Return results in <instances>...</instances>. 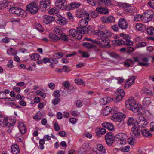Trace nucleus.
I'll list each match as a JSON object with an SVG mask.
<instances>
[{"label":"nucleus","mask_w":154,"mask_h":154,"mask_svg":"<svg viewBox=\"0 0 154 154\" xmlns=\"http://www.w3.org/2000/svg\"><path fill=\"white\" fill-rule=\"evenodd\" d=\"M96 31L97 32L95 33L99 36L100 38H98L95 40H93L91 38H86L85 39L91 41L93 43L101 44L103 47L108 46L109 43V40L108 38L110 37L112 35L111 32L106 29H104L103 31L98 30Z\"/></svg>","instance_id":"f257e3e1"},{"label":"nucleus","mask_w":154,"mask_h":154,"mask_svg":"<svg viewBox=\"0 0 154 154\" xmlns=\"http://www.w3.org/2000/svg\"><path fill=\"white\" fill-rule=\"evenodd\" d=\"M88 30V29L85 27L83 28L78 27L76 30L73 29H70L69 32V36H72L76 39L80 40L82 38V34H87Z\"/></svg>","instance_id":"f03ea898"},{"label":"nucleus","mask_w":154,"mask_h":154,"mask_svg":"<svg viewBox=\"0 0 154 154\" xmlns=\"http://www.w3.org/2000/svg\"><path fill=\"white\" fill-rule=\"evenodd\" d=\"M126 107L129 110H132L134 112H138V105L136 103V101L133 98H129L125 102Z\"/></svg>","instance_id":"7ed1b4c3"},{"label":"nucleus","mask_w":154,"mask_h":154,"mask_svg":"<svg viewBox=\"0 0 154 154\" xmlns=\"http://www.w3.org/2000/svg\"><path fill=\"white\" fill-rule=\"evenodd\" d=\"M119 110H116L115 109H112L111 112L114 114L111 116V119L115 122L119 121L122 119L125 118L126 117V115L123 113L119 112Z\"/></svg>","instance_id":"20e7f679"},{"label":"nucleus","mask_w":154,"mask_h":154,"mask_svg":"<svg viewBox=\"0 0 154 154\" xmlns=\"http://www.w3.org/2000/svg\"><path fill=\"white\" fill-rule=\"evenodd\" d=\"M10 12L16 14L20 17H24L26 15L25 11L20 8L12 7L9 10Z\"/></svg>","instance_id":"39448f33"},{"label":"nucleus","mask_w":154,"mask_h":154,"mask_svg":"<svg viewBox=\"0 0 154 154\" xmlns=\"http://www.w3.org/2000/svg\"><path fill=\"white\" fill-rule=\"evenodd\" d=\"M154 14V12L152 10H147L143 15L142 21L145 23L150 21L152 19Z\"/></svg>","instance_id":"423d86ee"},{"label":"nucleus","mask_w":154,"mask_h":154,"mask_svg":"<svg viewBox=\"0 0 154 154\" xmlns=\"http://www.w3.org/2000/svg\"><path fill=\"white\" fill-rule=\"evenodd\" d=\"M11 122H12L11 120L7 118H5L2 116L0 115V127L2 126L8 127L14 126L15 123L13 122L11 123Z\"/></svg>","instance_id":"0eeeda50"},{"label":"nucleus","mask_w":154,"mask_h":154,"mask_svg":"<svg viewBox=\"0 0 154 154\" xmlns=\"http://www.w3.org/2000/svg\"><path fill=\"white\" fill-rule=\"evenodd\" d=\"M126 135L122 133H119L115 136L116 140L118 141V143L121 145H123L126 144Z\"/></svg>","instance_id":"6e6552de"},{"label":"nucleus","mask_w":154,"mask_h":154,"mask_svg":"<svg viewBox=\"0 0 154 154\" xmlns=\"http://www.w3.org/2000/svg\"><path fill=\"white\" fill-rule=\"evenodd\" d=\"M26 10L30 14H35L37 13L38 10V7L36 3L32 2L30 3L27 5Z\"/></svg>","instance_id":"1a4fd4ad"},{"label":"nucleus","mask_w":154,"mask_h":154,"mask_svg":"<svg viewBox=\"0 0 154 154\" xmlns=\"http://www.w3.org/2000/svg\"><path fill=\"white\" fill-rule=\"evenodd\" d=\"M50 2L49 0H41L39 5V10L45 12L50 8Z\"/></svg>","instance_id":"9d476101"},{"label":"nucleus","mask_w":154,"mask_h":154,"mask_svg":"<svg viewBox=\"0 0 154 154\" xmlns=\"http://www.w3.org/2000/svg\"><path fill=\"white\" fill-rule=\"evenodd\" d=\"M56 6L62 10H67V3L66 0H57Z\"/></svg>","instance_id":"9b49d317"},{"label":"nucleus","mask_w":154,"mask_h":154,"mask_svg":"<svg viewBox=\"0 0 154 154\" xmlns=\"http://www.w3.org/2000/svg\"><path fill=\"white\" fill-rule=\"evenodd\" d=\"M148 124L147 120L144 117L140 116L137 121V125L141 128H145Z\"/></svg>","instance_id":"f8f14e48"},{"label":"nucleus","mask_w":154,"mask_h":154,"mask_svg":"<svg viewBox=\"0 0 154 154\" xmlns=\"http://www.w3.org/2000/svg\"><path fill=\"white\" fill-rule=\"evenodd\" d=\"M114 137L113 134L111 132L107 133L105 135V139L107 145L111 146L113 142Z\"/></svg>","instance_id":"ddd939ff"},{"label":"nucleus","mask_w":154,"mask_h":154,"mask_svg":"<svg viewBox=\"0 0 154 154\" xmlns=\"http://www.w3.org/2000/svg\"><path fill=\"white\" fill-rule=\"evenodd\" d=\"M118 26L120 28L125 30L128 28V23L125 19H120L118 22Z\"/></svg>","instance_id":"4468645a"},{"label":"nucleus","mask_w":154,"mask_h":154,"mask_svg":"<svg viewBox=\"0 0 154 154\" xmlns=\"http://www.w3.org/2000/svg\"><path fill=\"white\" fill-rule=\"evenodd\" d=\"M140 128L137 125H134L133 127H132L131 131L135 136L138 137L140 135L141 130Z\"/></svg>","instance_id":"2eb2a0df"},{"label":"nucleus","mask_w":154,"mask_h":154,"mask_svg":"<svg viewBox=\"0 0 154 154\" xmlns=\"http://www.w3.org/2000/svg\"><path fill=\"white\" fill-rule=\"evenodd\" d=\"M130 38L131 37L128 35H127V36L123 37V39L122 40V42L124 43V45L128 46H131L133 45L132 42L130 40Z\"/></svg>","instance_id":"dca6fc26"},{"label":"nucleus","mask_w":154,"mask_h":154,"mask_svg":"<svg viewBox=\"0 0 154 154\" xmlns=\"http://www.w3.org/2000/svg\"><path fill=\"white\" fill-rule=\"evenodd\" d=\"M54 18L52 16L44 15L43 17V22L47 24L54 21Z\"/></svg>","instance_id":"f3484780"},{"label":"nucleus","mask_w":154,"mask_h":154,"mask_svg":"<svg viewBox=\"0 0 154 154\" xmlns=\"http://www.w3.org/2000/svg\"><path fill=\"white\" fill-rule=\"evenodd\" d=\"M136 76H133L130 78L126 82L125 85V87L128 88L133 83L135 79L136 78Z\"/></svg>","instance_id":"a211bd4d"},{"label":"nucleus","mask_w":154,"mask_h":154,"mask_svg":"<svg viewBox=\"0 0 154 154\" xmlns=\"http://www.w3.org/2000/svg\"><path fill=\"white\" fill-rule=\"evenodd\" d=\"M102 125L103 127L106 128L111 131H112L114 129V128L112 124L109 122L103 123L102 124Z\"/></svg>","instance_id":"6ab92c4d"},{"label":"nucleus","mask_w":154,"mask_h":154,"mask_svg":"<svg viewBox=\"0 0 154 154\" xmlns=\"http://www.w3.org/2000/svg\"><path fill=\"white\" fill-rule=\"evenodd\" d=\"M18 126L21 134H25L26 131V128L23 122H20L19 123Z\"/></svg>","instance_id":"aec40b11"},{"label":"nucleus","mask_w":154,"mask_h":154,"mask_svg":"<svg viewBox=\"0 0 154 154\" xmlns=\"http://www.w3.org/2000/svg\"><path fill=\"white\" fill-rule=\"evenodd\" d=\"M11 151L13 154H18L20 152L19 146L17 144L13 145L11 147Z\"/></svg>","instance_id":"412c9836"},{"label":"nucleus","mask_w":154,"mask_h":154,"mask_svg":"<svg viewBox=\"0 0 154 154\" xmlns=\"http://www.w3.org/2000/svg\"><path fill=\"white\" fill-rule=\"evenodd\" d=\"M87 12L83 9L80 10L78 11L76 13V17L78 18H81L83 17H85Z\"/></svg>","instance_id":"4be33fe9"},{"label":"nucleus","mask_w":154,"mask_h":154,"mask_svg":"<svg viewBox=\"0 0 154 154\" xmlns=\"http://www.w3.org/2000/svg\"><path fill=\"white\" fill-rule=\"evenodd\" d=\"M127 124L128 126H132L133 127L134 125H137V123L135 122L134 119L132 117L128 118L127 122Z\"/></svg>","instance_id":"5701e85b"},{"label":"nucleus","mask_w":154,"mask_h":154,"mask_svg":"<svg viewBox=\"0 0 154 154\" xmlns=\"http://www.w3.org/2000/svg\"><path fill=\"white\" fill-rule=\"evenodd\" d=\"M80 25L78 27H80L81 28H84V27H85L87 28L88 30V32L89 31V29L88 27H86V26L88 24V21L85 20V18H84V19H82L80 20Z\"/></svg>","instance_id":"b1692460"},{"label":"nucleus","mask_w":154,"mask_h":154,"mask_svg":"<svg viewBox=\"0 0 154 154\" xmlns=\"http://www.w3.org/2000/svg\"><path fill=\"white\" fill-rule=\"evenodd\" d=\"M8 0H0V9H3L8 7Z\"/></svg>","instance_id":"393cba45"},{"label":"nucleus","mask_w":154,"mask_h":154,"mask_svg":"<svg viewBox=\"0 0 154 154\" xmlns=\"http://www.w3.org/2000/svg\"><path fill=\"white\" fill-rule=\"evenodd\" d=\"M54 31L57 34L60 36L63 33L64 30L63 28L59 26H57L55 28Z\"/></svg>","instance_id":"a878e982"},{"label":"nucleus","mask_w":154,"mask_h":154,"mask_svg":"<svg viewBox=\"0 0 154 154\" xmlns=\"http://www.w3.org/2000/svg\"><path fill=\"white\" fill-rule=\"evenodd\" d=\"M120 7L122 8L124 11L126 13H128L130 6L127 3H122L121 4Z\"/></svg>","instance_id":"bb28decb"},{"label":"nucleus","mask_w":154,"mask_h":154,"mask_svg":"<svg viewBox=\"0 0 154 154\" xmlns=\"http://www.w3.org/2000/svg\"><path fill=\"white\" fill-rule=\"evenodd\" d=\"M151 103V99L149 97H145L142 101V104L144 106H148Z\"/></svg>","instance_id":"cd10ccee"},{"label":"nucleus","mask_w":154,"mask_h":154,"mask_svg":"<svg viewBox=\"0 0 154 154\" xmlns=\"http://www.w3.org/2000/svg\"><path fill=\"white\" fill-rule=\"evenodd\" d=\"M49 36L52 41L55 42L59 40V37L53 33H50Z\"/></svg>","instance_id":"c85d7f7f"},{"label":"nucleus","mask_w":154,"mask_h":154,"mask_svg":"<svg viewBox=\"0 0 154 154\" xmlns=\"http://www.w3.org/2000/svg\"><path fill=\"white\" fill-rule=\"evenodd\" d=\"M111 111L112 109L111 107L109 106H106L103 109L102 113L103 115L107 116L110 112H111Z\"/></svg>","instance_id":"c756f323"},{"label":"nucleus","mask_w":154,"mask_h":154,"mask_svg":"<svg viewBox=\"0 0 154 154\" xmlns=\"http://www.w3.org/2000/svg\"><path fill=\"white\" fill-rule=\"evenodd\" d=\"M141 131L142 134L144 137H151L152 134L149 131L145 129H142Z\"/></svg>","instance_id":"7c9ffc66"},{"label":"nucleus","mask_w":154,"mask_h":154,"mask_svg":"<svg viewBox=\"0 0 154 154\" xmlns=\"http://www.w3.org/2000/svg\"><path fill=\"white\" fill-rule=\"evenodd\" d=\"M83 46L88 49H93L96 47V46L94 45L87 42L83 43Z\"/></svg>","instance_id":"2f4dec72"},{"label":"nucleus","mask_w":154,"mask_h":154,"mask_svg":"<svg viewBox=\"0 0 154 154\" xmlns=\"http://www.w3.org/2000/svg\"><path fill=\"white\" fill-rule=\"evenodd\" d=\"M106 132V129L105 128H101L98 129V131H97L96 132V134L98 136H100L104 134Z\"/></svg>","instance_id":"473e14b6"},{"label":"nucleus","mask_w":154,"mask_h":154,"mask_svg":"<svg viewBox=\"0 0 154 154\" xmlns=\"http://www.w3.org/2000/svg\"><path fill=\"white\" fill-rule=\"evenodd\" d=\"M81 4L80 3H76L75 2L72 3L68 5V6H69L70 7V9H73L77 8L80 6Z\"/></svg>","instance_id":"72a5a7b5"},{"label":"nucleus","mask_w":154,"mask_h":154,"mask_svg":"<svg viewBox=\"0 0 154 154\" xmlns=\"http://www.w3.org/2000/svg\"><path fill=\"white\" fill-rule=\"evenodd\" d=\"M68 88H65L63 87L61 88L60 91L61 92L62 95L64 96H66L69 94Z\"/></svg>","instance_id":"f704fd0d"},{"label":"nucleus","mask_w":154,"mask_h":154,"mask_svg":"<svg viewBox=\"0 0 154 154\" xmlns=\"http://www.w3.org/2000/svg\"><path fill=\"white\" fill-rule=\"evenodd\" d=\"M7 52V53L9 55H14L16 54L17 53V51L13 48L8 49Z\"/></svg>","instance_id":"c9c22d12"},{"label":"nucleus","mask_w":154,"mask_h":154,"mask_svg":"<svg viewBox=\"0 0 154 154\" xmlns=\"http://www.w3.org/2000/svg\"><path fill=\"white\" fill-rule=\"evenodd\" d=\"M98 150L101 152L102 153H105L106 152V151L104 146L101 144H99L97 147Z\"/></svg>","instance_id":"e433bc0d"},{"label":"nucleus","mask_w":154,"mask_h":154,"mask_svg":"<svg viewBox=\"0 0 154 154\" xmlns=\"http://www.w3.org/2000/svg\"><path fill=\"white\" fill-rule=\"evenodd\" d=\"M58 12V10L55 8H51L48 11L49 14L51 15H54L55 14H56Z\"/></svg>","instance_id":"4c0bfd02"},{"label":"nucleus","mask_w":154,"mask_h":154,"mask_svg":"<svg viewBox=\"0 0 154 154\" xmlns=\"http://www.w3.org/2000/svg\"><path fill=\"white\" fill-rule=\"evenodd\" d=\"M121 119L119 121H118L119 122L118 124V127L120 129H123L125 128V124L124 123L123 121H122ZM116 121V122H117Z\"/></svg>","instance_id":"58836bf2"},{"label":"nucleus","mask_w":154,"mask_h":154,"mask_svg":"<svg viewBox=\"0 0 154 154\" xmlns=\"http://www.w3.org/2000/svg\"><path fill=\"white\" fill-rule=\"evenodd\" d=\"M60 36L59 40L61 39L64 41H66L68 40L67 35L65 33H63Z\"/></svg>","instance_id":"ea45409f"},{"label":"nucleus","mask_w":154,"mask_h":154,"mask_svg":"<svg viewBox=\"0 0 154 154\" xmlns=\"http://www.w3.org/2000/svg\"><path fill=\"white\" fill-rule=\"evenodd\" d=\"M40 55L36 53H33L31 56L32 60H38L39 57Z\"/></svg>","instance_id":"a19ab883"},{"label":"nucleus","mask_w":154,"mask_h":154,"mask_svg":"<svg viewBox=\"0 0 154 154\" xmlns=\"http://www.w3.org/2000/svg\"><path fill=\"white\" fill-rule=\"evenodd\" d=\"M144 27V25L141 23H137L136 25V29L138 31H142L143 30Z\"/></svg>","instance_id":"79ce46f5"},{"label":"nucleus","mask_w":154,"mask_h":154,"mask_svg":"<svg viewBox=\"0 0 154 154\" xmlns=\"http://www.w3.org/2000/svg\"><path fill=\"white\" fill-rule=\"evenodd\" d=\"M99 3L100 5L103 3H104L107 5H111V2L110 0H100Z\"/></svg>","instance_id":"37998d69"},{"label":"nucleus","mask_w":154,"mask_h":154,"mask_svg":"<svg viewBox=\"0 0 154 154\" xmlns=\"http://www.w3.org/2000/svg\"><path fill=\"white\" fill-rule=\"evenodd\" d=\"M67 22L66 20L64 18L62 17L57 23L60 25H65Z\"/></svg>","instance_id":"c03bdc74"},{"label":"nucleus","mask_w":154,"mask_h":154,"mask_svg":"<svg viewBox=\"0 0 154 154\" xmlns=\"http://www.w3.org/2000/svg\"><path fill=\"white\" fill-rule=\"evenodd\" d=\"M147 32L150 35H154V28L153 27L148 28Z\"/></svg>","instance_id":"a18cd8bd"},{"label":"nucleus","mask_w":154,"mask_h":154,"mask_svg":"<svg viewBox=\"0 0 154 154\" xmlns=\"http://www.w3.org/2000/svg\"><path fill=\"white\" fill-rule=\"evenodd\" d=\"M63 55V53L61 52H60L56 53L54 55V57L57 59H59L62 57Z\"/></svg>","instance_id":"49530a36"},{"label":"nucleus","mask_w":154,"mask_h":154,"mask_svg":"<svg viewBox=\"0 0 154 154\" xmlns=\"http://www.w3.org/2000/svg\"><path fill=\"white\" fill-rule=\"evenodd\" d=\"M98 0V1H96V0H88V3L92 6H95L97 3L99 4V1H100V0Z\"/></svg>","instance_id":"de8ad7c7"},{"label":"nucleus","mask_w":154,"mask_h":154,"mask_svg":"<svg viewBox=\"0 0 154 154\" xmlns=\"http://www.w3.org/2000/svg\"><path fill=\"white\" fill-rule=\"evenodd\" d=\"M143 15L140 14H137L135 16L134 20L135 21H138L141 20H142Z\"/></svg>","instance_id":"09e8293b"},{"label":"nucleus","mask_w":154,"mask_h":154,"mask_svg":"<svg viewBox=\"0 0 154 154\" xmlns=\"http://www.w3.org/2000/svg\"><path fill=\"white\" fill-rule=\"evenodd\" d=\"M122 95H120V96L119 95H117L114 101L115 102L116 101V102H117L122 99L123 97V94L122 93Z\"/></svg>","instance_id":"8fccbe9b"},{"label":"nucleus","mask_w":154,"mask_h":154,"mask_svg":"<svg viewBox=\"0 0 154 154\" xmlns=\"http://www.w3.org/2000/svg\"><path fill=\"white\" fill-rule=\"evenodd\" d=\"M45 143V140L44 139H41L39 141V148L41 149H44V146L43 144Z\"/></svg>","instance_id":"3c124183"},{"label":"nucleus","mask_w":154,"mask_h":154,"mask_svg":"<svg viewBox=\"0 0 154 154\" xmlns=\"http://www.w3.org/2000/svg\"><path fill=\"white\" fill-rule=\"evenodd\" d=\"M100 103L102 105H105L106 104L108 103L107 99L105 97L100 99Z\"/></svg>","instance_id":"603ef678"},{"label":"nucleus","mask_w":154,"mask_h":154,"mask_svg":"<svg viewBox=\"0 0 154 154\" xmlns=\"http://www.w3.org/2000/svg\"><path fill=\"white\" fill-rule=\"evenodd\" d=\"M137 11L136 9L133 6L130 5L128 13H135Z\"/></svg>","instance_id":"864d4df0"},{"label":"nucleus","mask_w":154,"mask_h":154,"mask_svg":"<svg viewBox=\"0 0 154 154\" xmlns=\"http://www.w3.org/2000/svg\"><path fill=\"white\" fill-rule=\"evenodd\" d=\"M36 29L39 31L42 32L43 31V29L41 24L39 23H37L35 25Z\"/></svg>","instance_id":"5fc2aeb1"},{"label":"nucleus","mask_w":154,"mask_h":154,"mask_svg":"<svg viewBox=\"0 0 154 154\" xmlns=\"http://www.w3.org/2000/svg\"><path fill=\"white\" fill-rule=\"evenodd\" d=\"M146 43L145 42H142L137 43L136 45V47L137 48H141L144 47L146 45Z\"/></svg>","instance_id":"6e6d98bb"},{"label":"nucleus","mask_w":154,"mask_h":154,"mask_svg":"<svg viewBox=\"0 0 154 154\" xmlns=\"http://www.w3.org/2000/svg\"><path fill=\"white\" fill-rule=\"evenodd\" d=\"M60 101V100L59 98H56L53 99L52 100V103L54 105H56L58 104Z\"/></svg>","instance_id":"4d7b16f0"},{"label":"nucleus","mask_w":154,"mask_h":154,"mask_svg":"<svg viewBox=\"0 0 154 154\" xmlns=\"http://www.w3.org/2000/svg\"><path fill=\"white\" fill-rule=\"evenodd\" d=\"M148 5L151 8L154 9V0H150Z\"/></svg>","instance_id":"13d9d810"},{"label":"nucleus","mask_w":154,"mask_h":154,"mask_svg":"<svg viewBox=\"0 0 154 154\" xmlns=\"http://www.w3.org/2000/svg\"><path fill=\"white\" fill-rule=\"evenodd\" d=\"M62 85L66 88H67L70 86V83L68 81H65L63 82Z\"/></svg>","instance_id":"bf43d9fd"},{"label":"nucleus","mask_w":154,"mask_h":154,"mask_svg":"<svg viewBox=\"0 0 154 154\" xmlns=\"http://www.w3.org/2000/svg\"><path fill=\"white\" fill-rule=\"evenodd\" d=\"M60 91L58 90L55 91L54 92V95L56 98H58L60 96Z\"/></svg>","instance_id":"052dcab7"},{"label":"nucleus","mask_w":154,"mask_h":154,"mask_svg":"<svg viewBox=\"0 0 154 154\" xmlns=\"http://www.w3.org/2000/svg\"><path fill=\"white\" fill-rule=\"evenodd\" d=\"M122 93L123 94V97L125 95V93L124 91V90L122 89H120L119 90H117L116 92V94L117 95H122Z\"/></svg>","instance_id":"680f3d73"},{"label":"nucleus","mask_w":154,"mask_h":154,"mask_svg":"<svg viewBox=\"0 0 154 154\" xmlns=\"http://www.w3.org/2000/svg\"><path fill=\"white\" fill-rule=\"evenodd\" d=\"M75 82L78 84L81 85L84 83L83 81L81 79L78 78L76 79L75 80Z\"/></svg>","instance_id":"e2e57ef3"},{"label":"nucleus","mask_w":154,"mask_h":154,"mask_svg":"<svg viewBox=\"0 0 154 154\" xmlns=\"http://www.w3.org/2000/svg\"><path fill=\"white\" fill-rule=\"evenodd\" d=\"M135 140L134 138H130L128 139V141L129 144L133 145L134 144Z\"/></svg>","instance_id":"0e129e2a"},{"label":"nucleus","mask_w":154,"mask_h":154,"mask_svg":"<svg viewBox=\"0 0 154 154\" xmlns=\"http://www.w3.org/2000/svg\"><path fill=\"white\" fill-rule=\"evenodd\" d=\"M110 56L114 58H117L119 57L118 54L114 52H111L109 54Z\"/></svg>","instance_id":"69168bd1"},{"label":"nucleus","mask_w":154,"mask_h":154,"mask_svg":"<svg viewBox=\"0 0 154 154\" xmlns=\"http://www.w3.org/2000/svg\"><path fill=\"white\" fill-rule=\"evenodd\" d=\"M108 23L114 22L115 21L114 18L112 16H110L107 17Z\"/></svg>","instance_id":"338daca9"},{"label":"nucleus","mask_w":154,"mask_h":154,"mask_svg":"<svg viewBox=\"0 0 154 154\" xmlns=\"http://www.w3.org/2000/svg\"><path fill=\"white\" fill-rule=\"evenodd\" d=\"M130 149V146H127L125 147H123L122 150L124 152H128L129 151Z\"/></svg>","instance_id":"774afa93"}]
</instances>
